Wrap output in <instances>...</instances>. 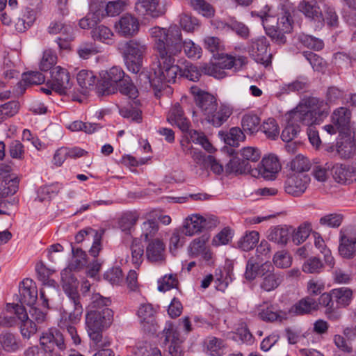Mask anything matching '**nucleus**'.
<instances>
[{"instance_id": "9b49d317", "label": "nucleus", "mask_w": 356, "mask_h": 356, "mask_svg": "<svg viewBox=\"0 0 356 356\" xmlns=\"http://www.w3.org/2000/svg\"><path fill=\"white\" fill-rule=\"evenodd\" d=\"M51 88L60 95H65L71 89L72 83L67 70L56 66L51 71Z\"/></svg>"}, {"instance_id": "f03ea898", "label": "nucleus", "mask_w": 356, "mask_h": 356, "mask_svg": "<svg viewBox=\"0 0 356 356\" xmlns=\"http://www.w3.org/2000/svg\"><path fill=\"white\" fill-rule=\"evenodd\" d=\"M279 13L275 19L272 7L264 6L259 11L252 12L261 21L266 34L277 44L286 42L285 33L293 30V19L292 13L295 12L293 3L289 0H280L278 6Z\"/></svg>"}, {"instance_id": "69168bd1", "label": "nucleus", "mask_w": 356, "mask_h": 356, "mask_svg": "<svg viewBox=\"0 0 356 356\" xmlns=\"http://www.w3.org/2000/svg\"><path fill=\"white\" fill-rule=\"evenodd\" d=\"M343 216L339 213H330L321 217L319 223L332 228L339 227L343 222Z\"/></svg>"}, {"instance_id": "a878e982", "label": "nucleus", "mask_w": 356, "mask_h": 356, "mask_svg": "<svg viewBox=\"0 0 356 356\" xmlns=\"http://www.w3.org/2000/svg\"><path fill=\"white\" fill-rule=\"evenodd\" d=\"M202 216L192 214L184 220L182 233L185 236H192L203 230Z\"/></svg>"}, {"instance_id": "6ab92c4d", "label": "nucleus", "mask_w": 356, "mask_h": 356, "mask_svg": "<svg viewBox=\"0 0 356 356\" xmlns=\"http://www.w3.org/2000/svg\"><path fill=\"white\" fill-rule=\"evenodd\" d=\"M352 113L346 107L336 108L331 116L332 122L341 134H347L350 129Z\"/></svg>"}, {"instance_id": "7c9ffc66", "label": "nucleus", "mask_w": 356, "mask_h": 356, "mask_svg": "<svg viewBox=\"0 0 356 356\" xmlns=\"http://www.w3.org/2000/svg\"><path fill=\"white\" fill-rule=\"evenodd\" d=\"M289 230L286 226H275L268 230L267 238L278 244H286L289 238Z\"/></svg>"}, {"instance_id": "f3484780", "label": "nucleus", "mask_w": 356, "mask_h": 356, "mask_svg": "<svg viewBox=\"0 0 356 356\" xmlns=\"http://www.w3.org/2000/svg\"><path fill=\"white\" fill-rule=\"evenodd\" d=\"M298 10L310 21L317 22L320 26L324 23V17L318 2L316 0H301Z\"/></svg>"}, {"instance_id": "5701e85b", "label": "nucleus", "mask_w": 356, "mask_h": 356, "mask_svg": "<svg viewBox=\"0 0 356 356\" xmlns=\"http://www.w3.org/2000/svg\"><path fill=\"white\" fill-rule=\"evenodd\" d=\"M165 245L159 238L152 240L146 248V257L152 263H161L165 260Z\"/></svg>"}, {"instance_id": "393cba45", "label": "nucleus", "mask_w": 356, "mask_h": 356, "mask_svg": "<svg viewBox=\"0 0 356 356\" xmlns=\"http://www.w3.org/2000/svg\"><path fill=\"white\" fill-rule=\"evenodd\" d=\"M155 310L151 304H142L138 310V316L144 329L155 331Z\"/></svg>"}, {"instance_id": "6e6d98bb", "label": "nucleus", "mask_w": 356, "mask_h": 356, "mask_svg": "<svg viewBox=\"0 0 356 356\" xmlns=\"http://www.w3.org/2000/svg\"><path fill=\"white\" fill-rule=\"evenodd\" d=\"M264 264H259L253 257L250 258L246 265L245 277L248 280H253L256 277H260V270Z\"/></svg>"}, {"instance_id": "ea45409f", "label": "nucleus", "mask_w": 356, "mask_h": 356, "mask_svg": "<svg viewBox=\"0 0 356 356\" xmlns=\"http://www.w3.org/2000/svg\"><path fill=\"white\" fill-rule=\"evenodd\" d=\"M243 60L244 59L243 58L236 59L231 55L222 54L216 63L218 64L223 70H229L232 68L237 70L243 64Z\"/></svg>"}, {"instance_id": "5fc2aeb1", "label": "nucleus", "mask_w": 356, "mask_h": 356, "mask_svg": "<svg viewBox=\"0 0 356 356\" xmlns=\"http://www.w3.org/2000/svg\"><path fill=\"white\" fill-rule=\"evenodd\" d=\"M302 55L307 60H308L314 70L321 72L325 69V62L316 54L305 51L302 52Z\"/></svg>"}, {"instance_id": "1a4fd4ad", "label": "nucleus", "mask_w": 356, "mask_h": 356, "mask_svg": "<svg viewBox=\"0 0 356 356\" xmlns=\"http://www.w3.org/2000/svg\"><path fill=\"white\" fill-rule=\"evenodd\" d=\"M268 43L265 37L251 40L248 46L250 56L258 63L268 66L271 63L272 55L268 52Z\"/></svg>"}, {"instance_id": "39448f33", "label": "nucleus", "mask_w": 356, "mask_h": 356, "mask_svg": "<svg viewBox=\"0 0 356 356\" xmlns=\"http://www.w3.org/2000/svg\"><path fill=\"white\" fill-rule=\"evenodd\" d=\"M113 321V312L108 307L102 310H89L86 316L87 332L90 339L98 346H108V341L102 342L103 330L109 327Z\"/></svg>"}, {"instance_id": "49530a36", "label": "nucleus", "mask_w": 356, "mask_h": 356, "mask_svg": "<svg viewBox=\"0 0 356 356\" xmlns=\"http://www.w3.org/2000/svg\"><path fill=\"white\" fill-rule=\"evenodd\" d=\"M91 33L94 40H99L108 44L112 40V37L113 36L112 31L108 27L104 25H99L94 28Z\"/></svg>"}, {"instance_id": "412c9836", "label": "nucleus", "mask_w": 356, "mask_h": 356, "mask_svg": "<svg viewBox=\"0 0 356 356\" xmlns=\"http://www.w3.org/2000/svg\"><path fill=\"white\" fill-rule=\"evenodd\" d=\"M232 114V108L225 104H216V108L212 111L206 122L216 127L222 126Z\"/></svg>"}, {"instance_id": "bb28decb", "label": "nucleus", "mask_w": 356, "mask_h": 356, "mask_svg": "<svg viewBox=\"0 0 356 356\" xmlns=\"http://www.w3.org/2000/svg\"><path fill=\"white\" fill-rule=\"evenodd\" d=\"M318 309V304L317 302L311 297H306L296 303L291 308L290 312L296 315H304Z\"/></svg>"}, {"instance_id": "c85d7f7f", "label": "nucleus", "mask_w": 356, "mask_h": 356, "mask_svg": "<svg viewBox=\"0 0 356 356\" xmlns=\"http://www.w3.org/2000/svg\"><path fill=\"white\" fill-rule=\"evenodd\" d=\"M249 172H252L251 164H248V161L238 156L233 157L225 166V172L227 175L243 174Z\"/></svg>"}, {"instance_id": "20e7f679", "label": "nucleus", "mask_w": 356, "mask_h": 356, "mask_svg": "<svg viewBox=\"0 0 356 356\" xmlns=\"http://www.w3.org/2000/svg\"><path fill=\"white\" fill-rule=\"evenodd\" d=\"M117 49L122 56L128 70L134 74H139V79L141 81H143L144 84H148L156 89L147 82L143 76H142V79L140 78V74L145 73V72H140L143 67V58L147 51V44L143 41L133 39L118 42ZM152 72H154L153 70ZM146 73L150 78L154 77V73L150 75L148 72Z\"/></svg>"}, {"instance_id": "dca6fc26", "label": "nucleus", "mask_w": 356, "mask_h": 356, "mask_svg": "<svg viewBox=\"0 0 356 356\" xmlns=\"http://www.w3.org/2000/svg\"><path fill=\"white\" fill-rule=\"evenodd\" d=\"M36 271L38 277L44 283V287L40 290V298L43 300V305L48 307V302L51 300L50 296L56 295L58 291L55 286L54 280H47L48 271L42 264L36 266Z\"/></svg>"}, {"instance_id": "3c124183", "label": "nucleus", "mask_w": 356, "mask_h": 356, "mask_svg": "<svg viewBox=\"0 0 356 356\" xmlns=\"http://www.w3.org/2000/svg\"><path fill=\"white\" fill-rule=\"evenodd\" d=\"M312 230V225L309 222H305L300 225L298 229L293 232L292 236L293 242L299 245L303 243L309 236Z\"/></svg>"}, {"instance_id": "e2e57ef3", "label": "nucleus", "mask_w": 356, "mask_h": 356, "mask_svg": "<svg viewBox=\"0 0 356 356\" xmlns=\"http://www.w3.org/2000/svg\"><path fill=\"white\" fill-rule=\"evenodd\" d=\"M0 342L3 348L6 351H15L19 348V343L15 337L10 332L1 334Z\"/></svg>"}, {"instance_id": "2f4dec72", "label": "nucleus", "mask_w": 356, "mask_h": 356, "mask_svg": "<svg viewBox=\"0 0 356 356\" xmlns=\"http://www.w3.org/2000/svg\"><path fill=\"white\" fill-rule=\"evenodd\" d=\"M332 298L336 302V309L344 307L350 303L353 297L352 291L346 287H341L332 290Z\"/></svg>"}, {"instance_id": "a19ab883", "label": "nucleus", "mask_w": 356, "mask_h": 356, "mask_svg": "<svg viewBox=\"0 0 356 356\" xmlns=\"http://www.w3.org/2000/svg\"><path fill=\"white\" fill-rule=\"evenodd\" d=\"M60 189V186L58 184L42 186L38 191L37 200L41 202L50 200L58 193Z\"/></svg>"}, {"instance_id": "f8f14e48", "label": "nucleus", "mask_w": 356, "mask_h": 356, "mask_svg": "<svg viewBox=\"0 0 356 356\" xmlns=\"http://www.w3.org/2000/svg\"><path fill=\"white\" fill-rule=\"evenodd\" d=\"M260 277L262 278L260 286L266 291L275 290L283 281V276L275 272L274 266L270 262L264 263L260 270Z\"/></svg>"}, {"instance_id": "a211bd4d", "label": "nucleus", "mask_w": 356, "mask_h": 356, "mask_svg": "<svg viewBox=\"0 0 356 356\" xmlns=\"http://www.w3.org/2000/svg\"><path fill=\"white\" fill-rule=\"evenodd\" d=\"M40 342L46 352L52 351L54 345L61 351H64L67 348L63 334L56 328L43 332L40 338Z\"/></svg>"}, {"instance_id": "37998d69", "label": "nucleus", "mask_w": 356, "mask_h": 356, "mask_svg": "<svg viewBox=\"0 0 356 356\" xmlns=\"http://www.w3.org/2000/svg\"><path fill=\"white\" fill-rule=\"evenodd\" d=\"M259 238V233L257 232H250L239 240L238 242V247L244 251H249L258 243Z\"/></svg>"}, {"instance_id": "aec40b11", "label": "nucleus", "mask_w": 356, "mask_h": 356, "mask_svg": "<svg viewBox=\"0 0 356 356\" xmlns=\"http://www.w3.org/2000/svg\"><path fill=\"white\" fill-rule=\"evenodd\" d=\"M73 270L67 268L61 272V282L63 289L67 296L70 301H76L81 298L77 291L78 281L72 273Z\"/></svg>"}, {"instance_id": "b1692460", "label": "nucleus", "mask_w": 356, "mask_h": 356, "mask_svg": "<svg viewBox=\"0 0 356 356\" xmlns=\"http://www.w3.org/2000/svg\"><path fill=\"white\" fill-rule=\"evenodd\" d=\"M167 120L171 124H175L182 131L188 130L190 122L185 117L184 111L179 103L175 104L170 109Z\"/></svg>"}, {"instance_id": "c756f323", "label": "nucleus", "mask_w": 356, "mask_h": 356, "mask_svg": "<svg viewBox=\"0 0 356 356\" xmlns=\"http://www.w3.org/2000/svg\"><path fill=\"white\" fill-rule=\"evenodd\" d=\"M140 104L139 100L129 101L127 106L120 108V113L124 118H131L133 121L140 122L142 120V112L138 108Z\"/></svg>"}, {"instance_id": "338daca9", "label": "nucleus", "mask_w": 356, "mask_h": 356, "mask_svg": "<svg viewBox=\"0 0 356 356\" xmlns=\"http://www.w3.org/2000/svg\"><path fill=\"white\" fill-rule=\"evenodd\" d=\"M201 69L192 64L187 63L184 69L180 67V72L177 74V76H184L193 81H197L201 75Z\"/></svg>"}, {"instance_id": "72a5a7b5", "label": "nucleus", "mask_w": 356, "mask_h": 356, "mask_svg": "<svg viewBox=\"0 0 356 356\" xmlns=\"http://www.w3.org/2000/svg\"><path fill=\"white\" fill-rule=\"evenodd\" d=\"M331 170L332 177L337 182L343 184L351 182L352 172L342 164L332 165Z\"/></svg>"}, {"instance_id": "c03bdc74", "label": "nucleus", "mask_w": 356, "mask_h": 356, "mask_svg": "<svg viewBox=\"0 0 356 356\" xmlns=\"http://www.w3.org/2000/svg\"><path fill=\"white\" fill-rule=\"evenodd\" d=\"M190 141L200 145L206 151L211 153L213 150V147L209 142L207 137L202 132H199L196 130H191L189 133Z\"/></svg>"}, {"instance_id": "052dcab7", "label": "nucleus", "mask_w": 356, "mask_h": 356, "mask_svg": "<svg viewBox=\"0 0 356 356\" xmlns=\"http://www.w3.org/2000/svg\"><path fill=\"white\" fill-rule=\"evenodd\" d=\"M57 62V56L51 50H45L40 63V69L42 71L52 70L53 66Z\"/></svg>"}, {"instance_id": "2eb2a0df", "label": "nucleus", "mask_w": 356, "mask_h": 356, "mask_svg": "<svg viewBox=\"0 0 356 356\" xmlns=\"http://www.w3.org/2000/svg\"><path fill=\"white\" fill-rule=\"evenodd\" d=\"M139 22L131 14H124L115 24V31L120 36L130 38L136 35L139 31Z\"/></svg>"}, {"instance_id": "09e8293b", "label": "nucleus", "mask_w": 356, "mask_h": 356, "mask_svg": "<svg viewBox=\"0 0 356 356\" xmlns=\"http://www.w3.org/2000/svg\"><path fill=\"white\" fill-rule=\"evenodd\" d=\"M339 254L346 259H352L356 254V243L352 241L339 238Z\"/></svg>"}, {"instance_id": "f704fd0d", "label": "nucleus", "mask_w": 356, "mask_h": 356, "mask_svg": "<svg viewBox=\"0 0 356 356\" xmlns=\"http://www.w3.org/2000/svg\"><path fill=\"white\" fill-rule=\"evenodd\" d=\"M120 92L125 96H127L130 101L138 100V91L136 87L133 83L131 78L127 76L122 81L118 86Z\"/></svg>"}, {"instance_id": "6e6552de", "label": "nucleus", "mask_w": 356, "mask_h": 356, "mask_svg": "<svg viewBox=\"0 0 356 356\" xmlns=\"http://www.w3.org/2000/svg\"><path fill=\"white\" fill-rule=\"evenodd\" d=\"M163 343L168 346V352L172 356H183V338L179 332L172 323H167L163 330Z\"/></svg>"}, {"instance_id": "13d9d810", "label": "nucleus", "mask_w": 356, "mask_h": 356, "mask_svg": "<svg viewBox=\"0 0 356 356\" xmlns=\"http://www.w3.org/2000/svg\"><path fill=\"white\" fill-rule=\"evenodd\" d=\"M192 7L207 17L214 15V9L211 5L204 0H191Z\"/></svg>"}, {"instance_id": "0eeeda50", "label": "nucleus", "mask_w": 356, "mask_h": 356, "mask_svg": "<svg viewBox=\"0 0 356 356\" xmlns=\"http://www.w3.org/2000/svg\"><path fill=\"white\" fill-rule=\"evenodd\" d=\"M191 94L197 107L198 112L204 120L211 114L218 104L216 98L208 92L204 91L197 86H191Z\"/></svg>"}, {"instance_id": "58836bf2", "label": "nucleus", "mask_w": 356, "mask_h": 356, "mask_svg": "<svg viewBox=\"0 0 356 356\" xmlns=\"http://www.w3.org/2000/svg\"><path fill=\"white\" fill-rule=\"evenodd\" d=\"M259 129L271 140H275L280 134L279 126L274 118H268L264 121Z\"/></svg>"}, {"instance_id": "4c0bfd02", "label": "nucleus", "mask_w": 356, "mask_h": 356, "mask_svg": "<svg viewBox=\"0 0 356 356\" xmlns=\"http://www.w3.org/2000/svg\"><path fill=\"white\" fill-rule=\"evenodd\" d=\"M300 132V125L296 122L292 121V118L289 115L286 126L283 129L281 138L286 143L291 142Z\"/></svg>"}, {"instance_id": "a18cd8bd", "label": "nucleus", "mask_w": 356, "mask_h": 356, "mask_svg": "<svg viewBox=\"0 0 356 356\" xmlns=\"http://www.w3.org/2000/svg\"><path fill=\"white\" fill-rule=\"evenodd\" d=\"M154 0H138L135 3V11L139 15H149L154 17Z\"/></svg>"}, {"instance_id": "4be33fe9", "label": "nucleus", "mask_w": 356, "mask_h": 356, "mask_svg": "<svg viewBox=\"0 0 356 356\" xmlns=\"http://www.w3.org/2000/svg\"><path fill=\"white\" fill-rule=\"evenodd\" d=\"M20 302L29 306L33 305L38 298L35 283L30 279L24 280L19 285Z\"/></svg>"}, {"instance_id": "4d7b16f0", "label": "nucleus", "mask_w": 356, "mask_h": 356, "mask_svg": "<svg viewBox=\"0 0 356 356\" xmlns=\"http://www.w3.org/2000/svg\"><path fill=\"white\" fill-rule=\"evenodd\" d=\"M259 316L263 321L269 322H273L277 320L282 321L283 318H286V315L284 312L275 311L273 306L262 309L259 313Z\"/></svg>"}, {"instance_id": "cd10ccee", "label": "nucleus", "mask_w": 356, "mask_h": 356, "mask_svg": "<svg viewBox=\"0 0 356 356\" xmlns=\"http://www.w3.org/2000/svg\"><path fill=\"white\" fill-rule=\"evenodd\" d=\"M317 303L318 306L321 305L325 308V313L329 319L335 321L339 318L340 314L336 311L332 291L330 293H323L318 298V302Z\"/></svg>"}, {"instance_id": "bf43d9fd", "label": "nucleus", "mask_w": 356, "mask_h": 356, "mask_svg": "<svg viewBox=\"0 0 356 356\" xmlns=\"http://www.w3.org/2000/svg\"><path fill=\"white\" fill-rule=\"evenodd\" d=\"M240 155L243 161H248V164L258 161L261 157L260 150L254 147H245L240 151Z\"/></svg>"}, {"instance_id": "c9c22d12", "label": "nucleus", "mask_w": 356, "mask_h": 356, "mask_svg": "<svg viewBox=\"0 0 356 356\" xmlns=\"http://www.w3.org/2000/svg\"><path fill=\"white\" fill-rule=\"evenodd\" d=\"M260 118L255 114H245L241 120V125L245 132L253 134L260 128Z\"/></svg>"}, {"instance_id": "0e129e2a", "label": "nucleus", "mask_w": 356, "mask_h": 356, "mask_svg": "<svg viewBox=\"0 0 356 356\" xmlns=\"http://www.w3.org/2000/svg\"><path fill=\"white\" fill-rule=\"evenodd\" d=\"M111 304L110 298H106L99 293L92 296L91 302L89 305L90 310H102L103 308L108 307Z\"/></svg>"}, {"instance_id": "603ef678", "label": "nucleus", "mask_w": 356, "mask_h": 356, "mask_svg": "<svg viewBox=\"0 0 356 356\" xmlns=\"http://www.w3.org/2000/svg\"><path fill=\"white\" fill-rule=\"evenodd\" d=\"M21 334L24 338L29 339L31 335L34 334L38 328L36 324L29 318L26 314V318H22L19 322Z\"/></svg>"}, {"instance_id": "473e14b6", "label": "nucleus", "mask_w": 356, "mask_h": 356, "mask_svg": "<svg viewBox=\"0 0 356 356\" xmlns=\"http://www.w3.org/2000/svg\"><path fill=\"white\" fill-rule=\"evenodd\" d=\"M183 152L190 156L196 165L200 166L202 168H204L207 163V156H206L202 151L194 148L190 141H188L186 144H181Z\"/></svg>"}, {"instance_id": "f257e3e1", "label": "nucleus", "mask_w": 356, "mask_h": 356, "mask_svg": "<svg viewBox=\"0 0 356 356\" xmlns=\"http://www.w3.org/2000/svg\"><path fill=\"white\" fill-rule=\"evenodd\" d=\"M149 34L154 38V49L156 51V62L152 66L154 77L147 73L140 74L156 90H161L164 85L174 83L180 72V67L175 64V57L181 51L191 58H199L202 49L191 40H182L181 32L177 25H172L168 29L155 26L149 29Z\"/></svg>"}, {"instance_id": "8fccbe9b", "label": "nucleus", "mask_w": 356, "mask_h": 356, "mask_svg": "<svg viewBox=\"0 0 356 356\" xmlns=\"http://www.w3.org/2000/svg\"><path fill=\"white\" fill-rule=\"evenodd\" d=\"M201 72L204 74L213 76L218 79L226 76V72L225 70L216 63L203 64L201 65Z\"/></svg>"}, {"instance_id": "423d86ee", "label": "nucleus", "mask_w": 356, "mask_h": 356, "mask_svg": "<svg viewBox=\"0 0 356 356\" xmlns=\"http://www.w3.org/2000/svg\"><path fill=\"white\" fill-rule=\"evenodd\" d=\"M99 76L97 86L98 92L102 95L115 93L118 90V83L120 84L127 76L123 70L117 66L101 72Z\"/></svg>"}, {"instance_id": "680f3d73", "label": "nucleus", "mask_w": 356, "mask_h": 356, "mask_svg": "<svg viewBox=\"0 0 356 356\" xmlns=\"http://www.w3.org/2000/svg\"><path fill=\"white\" fill-rule=\"evenodd\" d=\"M299 41L305 47L316 50H321L324 47L322 40L309 35H301L299 36Z\"/></svg>"}, {"instance_id": "e433bc0d", "label": "nucleus", "mask_w": 356, "mask_h": 356, "mask_svg": "<svg viewBox=\"0 0 356 356\" xmlns=\"http://www.w3.org/2000/svg\"><path fill=\"white\" fill-rule=\"evenodd\" d=\"M216 289L219 291H225L229 282L232 281V272L229 268L216 270L215 273Z\"/></svg>"}, {"instance_id": "4468645a", "label": "nucleus", "mask_w": 356, "mask_h": 356, "mask_svg": "<svg viewBox=\"0 0 356 356\" xmlns=\"http://www.w3.org/2000/svg\"><path fill=\"white\" fill-rule=\"evenodd\" d=\"M24 318H26L24 307L18 304H7L6 310L0 315V326L12 327L18 323L17 321Z\"/></svg>"}, {"instance_id": "ddd939ff", "label": "nucleus", "mask_w": 356, "mask_h": 356, "mask_svg": "<svg viewBox=\"0 0 356 356\" xmlns=\"http://www.w3.org/2000/svg\"><path fill=\"white\" fill-rule=\"evenodd\" d=\"M310 182L308 175L298 173L293 174L287 177L284 183V190L288 194L299 197L306 191Z\"/></svg>"}, {"instance_id": "7ed1b4c3", "label": "nucleus", "mask_w": 356, "mask_h": 356, "mask_svg": "<svg viewBox=\"0 0 356 356\" xmlns=\"http://www.w3.org/2000/svg\"><path fill=\"white\" fill-rule=\"evenodd\" d=\"M328 105L323 100L309 97L302 100L289 115L293 122L305 126L320 124L328 115Z\"/></svg>"}, {"instance_id": "774afa93", "label": "nucleus", "mask_w": 356, "mask_h": 356, "mask_svg": "<svg viewBox=\"0 0 356 356\" xmlns=\"http://www.w3.org/2000/svg\"><path fill=\"white\" fill-rule=\"evenodd\" d=\"M141 229V237H143L145 240L148 241L156 235L159 230V226L155 220H149L143 223Z\"/></svg>"}, {"instance_id": "864d4df0", "label": "nucleus", "mask_w": 356, "mask_h": 356, "mask_svg": "<svg viewBox=\"0 0 356 356\" xmlns=\"http://www.w3.org/2000/svg\"><path fill=\"white\" fill-rule=\"evenodd\" d=\"M67 127L72 131H83L86 134H92L99 129L100 126L96 123H87L76 120L70 124Z\"/></svg>"}, {"instance_id": "79ce46f5", "label": "nucleus", "mask_w": 356, "mask_h": 356, "mask_svg": "<svg viewBox=\"0 0 356 356\" xmlns=\"http://www.w3.org/2000/svg\"><path fill=\"white\" fill-rule=\"evenodd\" d=\"M79 85L83 89H90L92 88L96 83V76L91 71L82 70L76 76Z\"/></svg>"}, {"instance_id": "de8ad7c7", "label": "nucleus", "mask_w": 356, "mask_h": 356, "mask_svg": "<svg viewBox=\"0 0 356 356\" xmlns=\"http://www.w3.org/2000/svg\"><path fill=\"white\" fill-rule=\"evenodd\" d=\"M245 139V136L239 127H232L225 138L226 144L230 146H238L241 141Z\"/></svg>"}, {"instance_id": "9d476101", "label": "nucleus", "mask_w": 356, "mask_h": 356, "mask_svg": "<svg viewBox=\"0 0 356 356\" xmlns=\"http://www.w3.org/2000/svg\"><path fill=\"white\" fill-rule=\"evenodd\" d=\"M280 169L281 165L277 157L269 155L262 159L257 168L252 170V175L254 177L261 176L265 179H273Z\"/></svg>"}]
</instances>
